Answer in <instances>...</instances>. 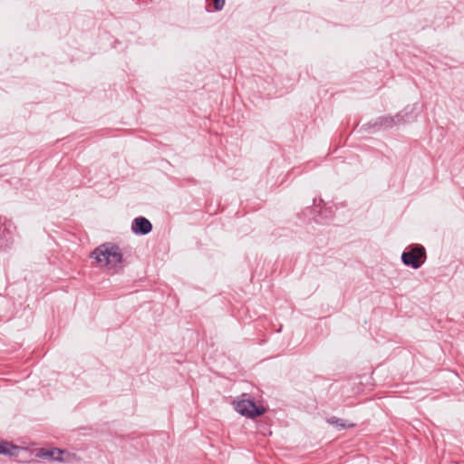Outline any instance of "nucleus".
I'll return each mask as SVG.
<instances>
[{
	"label": "nucleus",
	"instance_id": "nucleus-3",
	"mask_svg": "<svg viewBox=\"0 0 464 464\" xmlns=\"http://www.w3.org/2000/svg\"><path fill=\"white\" fill-rule=\"evenodd\" d=\"M407 115V112H398L394 116H381L377 118L373 122H369L367 124H364L362 126L363 130L369 132H372L371 129L375 130H381V129H392L394 126L398 124H404L406 123L405 116Z\"/></svg>",
	"mask_w": 464,
	"mask_h": 464
},
{
	"label": "nucleus",
	"instance_id": "nucleus-6",
	"mask_svg": "<svg viewBox=\"0 0 464 464\" xmlns=\"http://www.w3.org/2000/svg\"><path fill=\"white\" fill-rule=\"evenodd\" d=\"M63 453V450L56 449V448L49 449V450L42 449L39 456L45 458V459L61 461Z\"/></svg>",
	"mask_w": 464,
	"mask_h": 464
},
{
	"label": "nucleus",
	"instance_id": "nucleus-5",
	"mask_svg": "<svg viewBox=\"0 0 464 464\" xmlns=\"http://www.w3.org/2000/svg\"><path fill=\"white\" fill-rule=\"evenodd\" d=\"M152 225L143 217L135 218L131 223V231L136 235L145 236L150 233Z\"/></svg>",
	"mask_w": 464,
	"mask_h": 464
},
{
	"label": "nucleus",
	"instance_id": "nucleus-1",
	"mask_svg": "<svg viewBox=\"0 0 464 464\" xmlns=\"http://www.w3.org/2000/svg\"><path fill=\"white\" fill-rule=\"evenodd\" d=\"M91 256L108 269L118 272L123 268V255L121 247L112 243H105L96 247Z\"/></svg>",
	"mask_w": 464,
	"mask_h": 464
},
{
	"label": "nucleus",
	"instance_id": "nucleus-4",
	"mask_svg": "<svg viewBox=\"0 0 464 464\" xmlns=\"http://www.w3.org/2000/svg\"><path fill=\"white\" fill-rule=\"evenodd\" d=\"M235 409L241 415L250 418L261 416L265 412V409L261 406L256 405L252 400L238 401Z\"/></svg>",
	"mask_w": 464,
	"mask_h": 464
},
{
	"label": "nucleus",
	"instance_id": "nucleus-2",
	"mask_svg": "<svg viewBox=\"0 0 464 464\" xmlns=\"http://www.w3.org/2000/svg\"><path fill=\"white\" fill-rule=\"evenodd\" d=\"M426 250L421 245H411L408 250L401 254V262L403 265L413 269L420 268L426 260Z\"/></svg>",
	"mask_w": 464,
	"mask_h": 464
},
{
	"label": "nucleus",
	"instance_id": "nucleus-7",
	"mask_svg": "<svg viewBox=\"0 0 464 464\" xmlns=\"http://www.w3.org/2000/svg\"><path fill=\"white\" fill-rule=\"evenodd\" d=\"M19 447L14 446L11 442L1 441L0 442V454L7 456H16Z\"/></svg>",
	"mask_w": 464,
	"mask_h": 464
},
{
	"label": "nucleus",
	"instance_id": "nucleus-8",
	"mask_svg": "<svg viewBox=\"0 0 464 464\" xmlns=\"http://www.w3.org/2000/svg\"><path fill=\"white\" fill-rule=\"evenodd\" d=\"M327 421L331 424L335 426L338 430H344L348 428H353L355 426L354 423L348 422L347 420L343 419H339L336 417H332L327 420Z\"/></svg>",
	"mask_w": 464,
	"mask_h": 464
},
{
	"label": "nucleus",
	"instance_id": "nucleus-9",
	"mask_svg": "<svg viewBox=\"0 0 464 464\" xmlns=\"http://www.w3.org/2000/svg\"><path fill=\"white\" fill-rule=\"evenodd\" d=\"M225 5V0H214V8L217 11L221 10Z\"/></svg>",
	"mask_w": 464,
	"mask_h": 464
}]
</instances>
